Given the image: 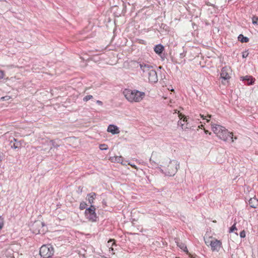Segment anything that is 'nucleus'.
Wrapping results in <instances>:
<instances>
[{"mask_svg":"<svg viewBox=\"0 0 258 258\" xmlns=\"http://www.w3.org/2000/svg\"><path fill=\"white\" fill-rule=\"evenodd\" d=\"M88 201L89 203L92 204L96 197V194L94 192L90 193L88 195Z\"/></svg>","mask_w":258,"mask_h":258,"instance_id":"17","label":"nucleus"},{"mask_svg":"<svg viewBox=\"0 0 258 258\" xmlns=\"http://www.w3.org/2000/svg\"><path fill=\"white\" fill-rule=\"evenodd\" d=\"M205 133H209L208 131H207V130H205Z\"/></svg>","mask_w":258,"mask_h":258,"instance_id":"35","label":"nucleus"},{"mask_svg":"<svg viewBox=\"0 0 258 258\" xmlns=\"http://www.w3.org/2000/svg\"><path fill=\"white\" fill-rule=\"evenodd\" d=\"M236 227L235 226V224H234L230 229L229 232H232L235 230H236Z\"/></svg>","mask_w":258,"mask_h":258,"instance_id":"24","label":"nucleus"},{"mask_svg":"<svg viewBox=\"0 0 258 258\" xmlns=\"http://www.w3.org/2000/svg\"><path fill=\"white\" fill-rule=\"evenodd\" d=\"M238 40L241 42H247L249 39L247 37H244L243 35L240 34L238 37Z\"/></svg>","mask_w":258,"mask_h":258,"instance_id":"16","label":"nucleus"},{"mask_svg":"<svg viewBox=\"0 0 258 258\" xmlns=\"http://www.w3.org/2000/svg\"><path fill=\"white\" fill-rule=\"evenodd\" d=\"M232 71L229 67H225L223 68L221 72V77L222 79L226 81L231 78Z\"/></svg>","mask_w":258,"mask_h":258,"instance_id":"9","label":"nucleus"},{"mask_svg":"<svg viewBox=\"0 0 258 258\" xmlns=\"http://www.w3.org/2000/svg\"><path fill=\"white\" fill-rule=\"evenodd\" d=\"M40 254L44 258L51 257L54 252L53 248L51 245H44L40 249Z\"/></svg>","mask_w":258,"mask_h":258,"instance_id":"7","label":"nucleus"},{"mask_svg":"<svg viewBox=\"0 0 258 258\" xmlns=\"http://www.w3.org/2000/svg\"><path fill=\"white\" fill-rule=\"evenodd\" d=\"M112 241H113L112 240H110L109 241H108V246L110 245V243L112 242Z\"/></svg>","mask_w":258,"mask_h":258,"instance_id":"33","label":"nucleus"},{"mask_svg":"<svg viewBox=\"0 0 258 258\" xmlns=\"http://www.w3.org/2000/svg\"><path fill=\"white\" fill-rule=\"evenodd\" d=\"M208 117H209V118L211 117V115H208Z\"/></svg>","mask_w":258,"mask_h":258,"instance_id":"36","label":"nucleus"},{"mask_svg":"<svg viewBox=\"0 0 258 258\" xmlns=\"http://www.w3.org/2000/svg\"><path fill=\"white\" fill-rule=\"evenodd\" d=\"M107 131L113 135L117 134L119 133L118 127L116 125L112 124H110L108 126Z\"/></svg>","mask_w":258,"mask_h":258,"instance_id":"11","label":"nucleus"},{"mask_svg":"<svg viewBox=\"0 0 258 258\" xmlns=\"http://www.w3.org/2000/svg\"><path fill=\"white\" fill-rule=\"evenodd\" d=\"M96 103H97L98 105H101H101H102V104H103L102 102V101H99V100H97V102H96Z\"/></svg>","mask_w":258,"mask_h":258,"instance_id":"30","label":"nucleus"},{"mask_svg":"<svg viewBox=\"0 0 258 258\" xmlns=\"http://www.w3.org/2000/svg\"><path fill=\"white\" fill-rule=\"evenodd\" d=\"M13 140H14V141H16V140L15 139H14V138L13 139Z\"/></svg>","mask_w":258,"mask_h":258,"instance_id":"37","label":"nucleus"},{"mask_svg":"<svg viewBox=\"0 0 258 258\" xmlns=\"http://www.w3.org/2000/svg\"><path fill=\"white\" fill-rule=\"evenodd\" d=\"M4 76V73L2 71H0V80L3 79Z\"/></svg>","mask_w":258,"mask_h":258,"instance_id":"28","label":"nucleus"},{"mask_svg":"<svg viewBox=\"0 0 258 258\" xmlns=\"http://www.w3.org/2000/svg\"><path fill=\"white\" fill-rule=\"evenodd\" d=\"M110 248H111L112 250L113 249L112 247H110Z\"/></svg>","mask_w":258,"mask_h":258,"instance_id":"38","label":"nucleus"},{"mask_svg":"<svg viewBox=\"0 0 258 258\" xmlns=\"http://www.w3.org/2000/svg\"><path fill=\"white\" fill-rule=\"evenodd\" d=\"M12 148H14V149H16L18 148V146L16 145L15 144H14L13 145L11 146Z\"/></svg>","mask_w":258,"mask_h":258,"instance_id":"32","label":"nucleus"},{"mask_svg":"<svg viewBox=\"0 0 258 258\" xmlns=\"http://www.w3.org/2000/svg\"><path fill=\"white\" fill-rule=\"evenodd\" d=\"M154 155L152 154L150 161L151 164L159 165L162 172L166 175L173 176L177 171L179 163L176 160H171L168 158H162L159 163H156Z\"/></svg>","mask_w":258,"mask_h":258,"instance_id":"1","label":"nucleus"},{"mask_svg":"<svg viewBox=\"0 0 258 258\" xmlns=\"http://www.w3.org/2000/svg\"><path fill=\"white\" fill-rule=\"evenodd\" d=\"M6 98H7V97H3V98H2V99L6 100Z\"/></svg>","mask_w":258,"mask_h":258,"instance_id":"34","label":"nucleus"},{"mask_svg":"<svg viewBox=\"0 0 258 258\" xmlns=\"http://www.w3.org/2000/svg\"><path fill=\"white\" fill-rule=\"evenodd\" d=\"M109 160L111 162H117L122 164L123 161V157L122 156H113L110 158Z\"/></svg>","mask_w":258,"mask_h":258,"instance_id":"12","label":"nucleus"},{"mask_svg":"<svg viewBox=\"0 0 258 258\" xmlns=\"http://www.w3.org/2000/svg\"><path fill=\"white\" fill-rule=\"evenodd\" d=\"M4 225V218L0 216V230H1Z\"/></svg>","mask_w":258,"mask_h":258,"instance_id":"20","label":"nucleus"},{"mask_svg":"<svg viewBox=\"0 0 258 258\" xmlns=\"http://www.w3.org/2000/svg\"><path fill=\"white\" fill-rule=\"evenodd\" d=\"M47 143L48 145L51 146V149L52 148V147H57L59 146L57 144H55V142L52 140L47 141Z\"/></svg>","mask_w":258,"mask_h":258,"instance_id":"18","label":"nucleus"},{"mask_svg":"<svg viewBox=\"0 0 258 258\" xmlns=\"http://www.w3.org/2000/svg\"><path fill=\"white\" fill-rule=\"evenodd\" d=\"M240 236L241 237V238H244L245 237V232L244 230L242 231L240 233Z\"/></svg>","mask_w":258,"mask_h":258,"instance_id":"25","label":"nucleus"},{"mask_svg":"<svg viewBox=\"0 0 258 258\" xmlns=\"http://www.w3.org/2000/svg\"><path fill=\"white\" fill-rule=\"evenodd\" d=\"M99 148L102 150H107V145H106L105 144L100 145Z\"/></svg>","mask_w":258,"mask_h":258,"instance_id":"23","label":"nucleus"},{"mask_svg":"<svg viewBox=\"0 0 258 258\" xmlns=\"http://www.w3.org/2000/svg\"><path fill=\"white\" fill-rule=\"evenodd\" d=\"M205 243L207 246H210L213 251L218 252L222 247V242L215 238L209 237L205 238Z\"/></svg>","mask_w":258,"mask_h":258,"instance_id":"5","label":"nucleus"},{"mask_svg":"<svg viewBox=\"0 0 258 258\" xmlns=\"http://www.w3.org/2000/svg\"><path fill=\"white\" fill-rule=\"evenodd\" d=\"M178 117L180 120L178 121V124L180 126L182 130L188 128L189 127L186 117L181 113H178Z\"/></svg>","mask_w":258,"mask_h":258,"instance_id":"10","label":"nucleus"},{"mask_svg":"<svg viewBox=\"0 0 258 258\" xmlns=\"http://www.w3.org/2000/svg\"><path fill=\"white\" fill-rule=\"evenodd\" d=\"M248 55V52L247 51H244L242 53L243 58H246Z\"/></svg>","mask_w":258,"mask_h":258,"instance_id":"26","label":"nucleus"},{"mask_svg":"<svg viewBox=\"0 0 258 258\" xmlns=\"http://www.w3.org/2000/svg\"><path fill=\"white\" fill-rule=\"evenodd\" d=\"M200 115L201 117V118H202L203 119H206L207 122H209L210 121V120L209 119L206 118V116H204L203 114H200Z\"/></svg>","mask_w":258,"mask_h":258,"instance_id":"27","label":"nucleus"},{"mask_svg":"<svg viewBox=\"0 0 258 258\" xmlns=\"http://www.w3.org/2000/svg\"><path fill=\"white\" fill-rule=\"evenodd\" d=\"M128 165H131L132 167H134L135 169H137V167L134 164H132L129 163Z\"/></svg>","mask_w":258,"mask_h":258,"instance_id":"31","label":"nucleus"},{"mask_svg":"<svg viewBox=\"0 0 258 258\" xmlns=\"http://www.w3.org/2000/svg\"><path fill=\"white\" fill-rule=\"evenodd\" d=\"M92 98H93V96L92 95H87L83 98V100L84 101H87L91 99Z\"/></svg>","mask_w":258,"mask_h":258,"instance_id":"22","label":"nucleus"},{"mask_svg":"<svg viewBox=\"0 0 258 258\" xmlns=\"http://www.w3.org/2000/svg\"><path fill=\"white\" fill-rule=\"evenodd\" d=\"M177 245L181 249H182L184 251H187V248H186V246L183 243H179L178 242H177Z\"/></svg>","mask_w":258,"mask_h":258,"instance_id":"19","label":"nucleus"},{"mask_svg":"<svg viewBox=\"0 0 258 258\" xmlns=\"http://www.w3.org/2000/svg\"><path fill=\"white\" fill-rule=\"evenodd\" d=\"M163 47L161 45H157L154 48V51L158 54H161L163 50Z\"/></svg>","mask_w":258,"mask_h":258,"instance_id":"15","label":"nucleus"},{"mask_svg":"<svg viewBox=\"0 0 258 258\" xmlns=\"http://www.w3.org/2000/svg\"><path fill=\"white\" fill-rule=\"evenodd\" d=\"M136 67H140L142 71V76L145 80H148L149 82L156 83L158 81L157 72L154 67L151 64L144 62H132Z\"/></svg>","mask_w":258,"mask_h":258,"instance_id":"2","label":"nucleus"},{"mask_svg":"<svg viewBox=\"0 0 258 258\" xmlns=\"http://www.w3.org/2000/svg\"><path fill=\"white\" fill-rule=\"evenodd\" d=\"M85 204H83V203L81 204V205H80V208L81 209H84L85 208Z\"/></svg>","mask_w":258,"mask_h":258,"instance_id":"29","label":"nucleus"},{"mask_svg":"<svg viewBox=\"0 0 258 258\" xmlns=\"http://www.w3.org/2000/svg\"><path fill=\"white\" fill-rule=\"evenodd\" d=\"M242 78L243 81H247V85H252L255 80V79L253 78L252 77L249 76H246L245 77H242Z\"/></svg>","mask_w":258,"mask_h":258,"instance_id":"14","label":"nucleus"},{"mask_svg":"<svg viewBox=\"0 0 258 258\" xmlns=\"http://www.w3.org/2000/svg\"><path fill=\"white\" fill-rule=\"evenodd\" d=\"M212 129L213 132L216 134L220 139L224 141H227L228 138H230L232 139V142H234L233 140V134L228 132L224 127L220 125L212 124Z\"/></svg>","mask_w":258,"mask_h":258,"instance_id":"4","label":"nucleus"},{"mask_svg":"<svg viewBox=\"0 0 258 258\" xmlns=\"http://www.w3.org/2000/svg\"><path fill=\"white\" fill-rule=\"evenodd\" d=\"M252 21L253 24L258 25V17H253L252 18Z\"/></svg>","mask_w":258,"mask_h":258,"instance_id":"21","label":"nucleus"},{"mask_svg":"<svg viewBox=\"0 0 258 258\" xmlns=\"http://www.w3.org/2000/svg\"><path fill=\"white\" fill-rule=\"evenodd\" d=\"M95 210V207L93 206H91L85 211L86 217L90 221L94 222L96 221L97 216Z\"/></svg>","mask_w":258,"mask_h":258,"instance_id":"8","label":"nucleus"},{"mask_svg":"<svg viewBox=\"0 0 258 258\" xmlns=\"http://www.w3.org/2000/svg\"><path fill=\"white\" fill-rule=\"evenodd\" d=\"M249 204L251 208H256L258 206V200L255 198H250L249 200Z\"/></svg>","mask_w":258,"mask_h":258,"instance_id":"13","label":"nucleus"},{"mask_svg":"<svg viewBox=\"0 0 258 258\" xmlns=\"http://www.w3.org/2000/svg\"><path fill=\"white\" fill-rule=\"evenodd\" d=\"M123 94L125 98L132 103L141 102L145 96L144 92L136 90H125Z\"/></svg>","mask_w":258,"mask_h":258,"instance_id":"3","label":"nucleus"},{"mask_svg":"<svg viewBox=\"0 0 258 258\" xmlns=\"http://www.w3.org/2000/svg\"><path fill=\"white\" fill-rule=\"evenodd\" d=\"M31 230L36 234H44L46 231L44 223L38 221L35 222L32 225Z\"/></svg>","mask_w":258,"mask_h":258,"instance_id":"6","label":"nucleus"}]
</instances>
